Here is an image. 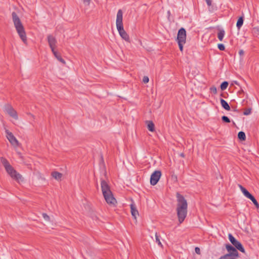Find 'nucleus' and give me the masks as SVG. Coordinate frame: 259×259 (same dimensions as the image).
<instances>
[{"label":"nucleus","instance_id":"obj_4","mask_svg":"<svg viewBox=\"0 0 259 259\" xmlns=\"http://www.w3.org/2000/svg\"><path fill=\"white\" fill-rule=\"evenodd\" d=\"M123 13L121 9L119 10L117 13L116 24L117 29L120 36L126 41L130 42V38L128 34L123 28L122 23Z\"/></svg>","mask_w":259,"mask_h":259},{"label":"nucleus","instance_id":"obj_30","mask_svg":"<svg viewBox=\"0 0 259 259\" xmlns=\"http://www.w3.org/2000/svg\"><path fill=\"white\" fill-rule=\"evenodd\" d=\"M149 77L147 76H144L143 78V82L145 83H148L149 82Z\"/></svg>","mask_w":259,"mask_h":259},{"label":"nucleus","instance_id":"obj_21","mask_svg":"<svg viewBox=\"0 0 259 259\" xmlns=\"http://www.w3.org/2000/svg\"><path fill=\"white\" fill-rule=\"evenodd\" d=\"M238 138L241 141H245L246 139V136L244 132L240 131L238 134Z\"/></svg>","mask_w":259,"mask_h":259},{"label":"nucleus","instance_id":"obj_28","mask_svg":"<svg viewBox=\"0 0 259 259\" xmlns=\"http://www.w3.org/2000/svg\"><path fill=\"white\" fill-rule=\"evenodd\" d=\"M178 45H179V47L180 50L181 52H183V44H185V42H178Z\"/></svg>","mask_w":259,"mask_h":259},{"label":"nucleus","instance_id":"obj_25","mask_svg":"<svg viewBox=\"0 0 259 259\" xmlns=\"http://www.w3.org/2000/svg\"><path fill=\"white\" fill-rule=\"evenodd\" d=\"M155 238H156V242L158 243V244L161 247L162 246V243L160 241L159 237L158 235H157V233H155Z\"/></svg>","mask_w":259,"mask_h":259},{"label":"nucleus","instance_id":"obj_3","mask_svg":"<svg viewBox=\"0 0 259 259\" xmlns=\"http://www.w3.org/2000/svg\"><path fill=\"white\" fill-rule=\"evenodd\" d=\"M12 16L13 21L17 33L24 43L26 44L27 37L26 32L20 18L15 12L12 13Z\"/></svg>","mask_w":259,"mask_h":259},{"label":"nucleus","instance_id":"obj_36","mask_svg":"<svg viewBox=\"0 0 259 259\" xmlns=\"http://www.w3.org/2000/svg\"><path fill=\"white\" fill-rule=\"evenodd\" d=\"M239 54L240 55H242L244 54V51L242 50H241L239 52Z\"/></svg>","mask_w":259,"mask_h":259},{"label":"nucleus","instance_id":"obj_26","mask_svg":"<svg viewBox=\"0 0 259 259\" xmlns=\"http://www.w3.org/2000/svg\"><path fill=\"white\" fill-rule=\"evenodd\" d=\"M251 108H247L245 110V111L243 112V114L244 115H248L250 114L251 113Z\"/></svg>","mask_w":259,"mask_h":259},{"label":"nucleus","instance_id":"obj_7","mask_svg":"<svg viewBox=\"0 0 259 259\" xmlns=\"http://www.w3.org/2000/svg\"><path fill=\"white\" fill-rule=\"evenodd\" d=\"M228 238L229 241L233 245V246L236 247L238 250L242 253L245 252V250L241 242L236 240L231 234H229Z\"/></svg>","mask_w":259,"mask_h":259},{"label":"nucleus","instance_id":"obj_9","mask_svg":"<svg viewBox=\"0 0 259 259\" xmlns=\"http://www.w3.org/2000/svg\"><path fill=\"white\" fill-rule=\"evenodd\" d=\"M186 31L185 28H181L178 32L177 40L178 42H186Z\"/></svg>","mask_w":259,"mask_h":259},{"label":"nucleus","instance_id":"obj_34","mask_svg":"<svg viewBox=\"0 0 259 259\" xmlns=\"http://www.w3.org/2000/svg\"><path fill=\"white\" fill-rule=\"evenodd\" d=\"M84 4H87L88 5H89L90 3L91 0H82Z\"/></svg>","mask_w":259,"mask_h":259},{"label":"nucleus","instance_id":"obj_35","mask_svg":"<svg viewBox=\"0 0 259 259\" xmlns=\"http://www.w3.org/2000/svg\"><path fill=\"white\" fill-rule=\"evenodd\" d=\"M244 94V91L242 89H241L240 91L238 92V94L239 95H241V94Z\"/></svg>","mask_w":259,"mask_h":259},{"label":"nucleus","instance_id":"obj_11","mask_svg":"<svg viewBox=\"0 0 259 259\" xmlns=\"http://www.w3.org/2000/svg\"><path fill=\"white\" fill-rule=\"evenodd\" d=\"M5 110L10 116L15 119H18V117L16 111L10 105L6 106Z\"/></svg>","mask_w":259,"mask_h":259},{"label":"nucleus","instance_id":"obj_13","mask_svg":"<svg viewBox=\"0 0 259 259\" xmlns=\"http://www.w3.org/2000/svg\"><path fill=\"white\" fill-rule=\"evenodd\" d=\"M130 208L132 215L136 219L137 215H139V212L137 209L135 204L133 202L130 204Z\"/></svg>","mask_w":259,"mask_h":259},{"label":"nucleus","instance_id":"obj_18","mask_svg":"<svg viewBox=\"0 0 259 259\" xmlns=\"http://www.w3.org/2000/svg\"><path fill=\"white\" fill-rule=\"evenodd\" d=\"M146 122L149 131L150 132H154L155 130V125L153 121L151 120H147Z\"/></svg>","mask_w":259,"mask_h":259},{"label":"nucleus","instance_id":"obj_15","mask_svg":"<svg viewBox=\"0 0 259 259\" xmlns=\"http://www.w3.org/2000/svg\"><path fill=\"white\" fill-rule=\"evenodd\" d=\"M52 52L59 61H60L63 64H65L66 62L65 60L62 58L61 55L59 53H58L56 51H55V50H54V51Z\"/></svg>","mask_w":259,"mask_h":259},{"label":"nucleus","instance_id":"obj_19","mask_svg":"<svg viewBox=\"0 0 259 259\" xmlns=\"http://www.w3.org/2000/svg\"><path fill=\"white\" fill-rule=\"evenodd\" d=\"M244 21L243 16L240 17L237 22L236 27L238 30H240L242 27Z\"/></svg>","mask_w":259,"mask_h":259},{"label":"nucleus","instance_id":"obj_6","mask_svg":"<svg viewBox=\"0 0 259 259\" xmlns=\"http://www.w3.org/2000/svg\"><path fill=\"white\" fill-rule=\"evenodd\" d=\"M225 247L228 252V253L225 254L227 258L230 257L238 258L239 257V253L237 251L238 249L236 247L229 243L226 244Z\"/></svg>","mask_w":259,"mask_h":259},{"label":"nucleus","instance_id":"obj_5","mask_svg":"<svg viewBox=\"0 0 259 259\" xmlns=\"http://www.w3.org/2000/svg\"><path fill=\"white\" fill-rule=\"evenodd\" d=\"M1 161L3 166L5 167L6 171L13 179L16 180L19 183L20 181H23L22 176L14 169L5 158L1 157Z\"/></svg>","mask_w":259,"mask_h":259},{"label":"nucleus","instance_id":"obj_32","mask_svg":"<svg viewBox=\"0 0 259 259\" xmlns=\"http://www.w3.org/2000/svg\"><path fill=\"white\" fill-rule=\"evenodd\" d=\"M195 251L197 254H200L201 253L200 249L198 247L195 248Z\"/></svg>","mask_w":259,"mask_h":259},{"label":"nucleus","instance_id":"obj_37","mask_svg":"<svg viewBox=\"0 0 259 259\" xmlns=\"http://www.w3.org/2000/svg\"><path fill=\"white\" fill-rule=\"evenodd\" d=\"M233 82L235 84H236L237 85H239V83L237 81H234Z\"/></svg>","mask_w":259,"mask_h":259},{"label":"nucleus","instance_id":"obj_33","mask_svg":"<svg viewBox=\"0 0 259 259\" xmlns=\"http://www.w3.org/2000/svg\"><path fill=\"white\" fill-rule=\"evenodd\" d=\"M205 1L208 6L210 7L211 6V0H205Z\"/></svg>","mask_w":259,"mask_h":259},{"label":"nucleus","instance_id":"obj_22","mask_svg":"<svg viewBox=\"0 0 259 259\" xmlns=\"http://www.w3.org/2000/svg\"><path fill=\"white\" fill-rule=\"evenodd\" d=\"M249 199L252 201L257 208H259V204L253 195H252Z\"/></svg>","mask_w":259,"mask_h":259},{"label":"nucleus","instance_id":"obj_1","mask_svg":"<svg viewBox=\"0 0 259 259\" xmlns=\"http://www.w3.org/2000/svg\"><path fill=\"white\" fill-rule=\"evenodd\" d=\"M177 200V213L180 224L185 220L187 214L188 204L186 199L179 192L176 194Z\"/></svg>","mask_w":259,"mask_h":259},{"label":"nucleus","instance_id":"obj_29","mask_svg":"<svg viewBox=\"0 0 259 259\" xmlns=\"http://www.w3.org/2000/svg\"><path fill=\"white\" fill-rule=\"evenodd\" d=\"M210 90L211 91V93H212L213 94H216L217 93V88L213 86V87H211L210 88Z\"/></svg>","mask_w":259,"mask_h":259},{"label":"nucleus","instance_id":"obj_31","mask_svg":"<svg viewBox=\"0 0 259 259\" xmlns=\"http://www.w3.org/2000/svg\"><path fill=\"white\" fill-rule=\"evenodd\" d=\"M42 217L46 221H49L50 220V217L47 213H43Z\"/></svg>","mask_w":259,"mask_h":259},{"label":"nucleus","instance_id":"obj_17","mask_svg":"<svg viewBox=\"0 0 259 259\" xmlns=\"http://www.w3.org/2000/svg\"><path fill=\"white\" fill-rule=\"evenodd\" d=\"M220 103L221 104V106L223 108H224L225 110L227 111L230 110V107L227 102H226L225 100L223 99H220Z\"/></svg>","mask_w":259,"mask_h":259},{"label":"nucleus","instance_id":"obj_2","mask_svg":"<svg viewBox=\"0 0 259 259\" xmlns=\"http://www.w3.org/2000/svg\"><path fill=\"white\" fill-rule=\"evenodd\" d=\"M101 185L102 193L106 202L111 206H115L117 201L114 198L107 182L104 180H101Z\"/></svg>","mask_w":259,"mask_h":259},{"label":"nucleus","instance_id":"obj_24","mask_svg":"<svg viewBox=\"0 0 259 259\" xmlns=\"http://www.w3.org/2000/svg\"><path fill=\"white\" fill-rule=\"evenodd\" d=\"M222 120L225 123H230L231 122L230 119L227 116L225 115L222 117Z\"/></svg>","mask_w":259,"mask_h":259},{"label":"nucleus","instance_id":"obj_14","mask_svg":"<svg viewBox=\"0 0 259 259\" xmlns=\"http://www.w3.org/2000/svg\"><path fill=\"white\" fill-rule=\"evenodd\" d=\"M239 187L240 188L241 191L244 194V195L247 198H249L252 195H251L247 189H246L244 187H243L241 185H238Z\"/></svg>","mask_w":259,"mask_h":259},{"label":"nucleus","instance_id":"obj_20","mask_svg":"<svg viewBox=\"0 0 259 259\" xmlns=\"http://www.w3.org/2000/svg\"><path fill=\"white\" fill-rule=\"evenodd\" d=\"M225 32L223 29H220L218 33V38L220 41H222L224 37Z\"/></svg>","mask_w":259,"mask_h":259},{"label":"nucleus","instance_id":"obj_23","mask_svg":"<svg viewBox=\"0 0 259 259\" xmlns=\"http://www.w3.org/2000/svg\"><path fill=\"white\" fill-rule=\"evenodd\" d=\"M228 84H229V83L227 81H223L220 85L221 90L224 91V90H226L227 89V88L228 87Z\"/></svg>","mask_w":259,"mask_h":259},{"label":"nucleus","instance_id":"obj_12","mask_svg":"<svg viewBox=\"0 0 259 259\" xmlns=\"http://www.w3.org/2000/svg\"><path fill=\"white\" fill-rule=\"evenodd\" d=\"M48 41L52 51H54L55 50L56 47L57 40L55 37L52 35H48L47 37Z\"/></svg>","mask_w":259,"mask_h":259},{"label":"nucleus","instance_id":"obj_27","mask_svg":"<svg viewBox=\"0 0 259 259\" xmlns=\"http://www.w3.org/2000/svg\"><path fill=\"white\" fill-rule=\"evenodd\" d=\"M218 48L221 51H224L225 49V47L223 44H218Z\"/></svg>","mask_w":259,"mask_h":259},{"label":"nucleus","instance_id":"obj_8","mask_svg":"<svg viewBox=\"0 0 259 259\" xmlns=\"http://www.w3.org/2000/svg\"><path fill=\"white\" fill-rule=\"evenodd\" d=\"M161 176V172L160 170L154 171L150 177V184L152 186H154L157 184L159 181Z\"/></svg>","mask_w":259,"mask_h":259},{"label":"nucleus","instance_id":"obj_38","mask_svg":"<svg viewBox=\"0 0 259 259\" xmlns=\"http://www.w3.org/2000/svg\"><path fill=\"white\" fill-rule=\"evenodd\" d=\"M181 156L182 157H184V154L183 153H181Z\"/></svg>","mask_w":259,"mask_h":259},{"label":"nucleus","instance_id":"obj_16","mask_svg":"<svg viewBox=\"0 0 259 259\" xmlns=\"http://www.w3.org/2000/svg\"><path fill=\"white\" fill-rule=\"evenodd\" d=\"M51 176L57 181H60L62 177V174L61 173L56 171H53L51 173Z\"/></svg>","mask_w":259,"mask_h":259},{"label":"nucleus","instance_id":"obj_10","mask_svg":"<svg viewBox=\"0 0 259 259\" xmlns=\"http://www.w3.org/2000/svg\"><path fill=\"white\" fill-rule=\"evenodd\" d=\"M6 132L7 134V138L11 145L15 147L18 146L19 142L13 134L8 130H6Z\"/></svg>","mask_w":259,"mask_h":259}]
</instances>
